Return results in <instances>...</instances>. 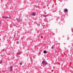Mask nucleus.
<instances>
[{
	"mask_svg": "<svg viewBox=\"0 0 73 73\" xmlns=\"http://www.w3.org/2000/svg\"><path fill=\"white\" fill-rule=\"evenodd\" d=\"M51 48L52 49H53V46H52V47H51Z\"/></svg>",
	"mask_w": 73,
	"mask_h": 73,
	"instance_id": "nucleus-8",
	"label": "nucleus"
},
{
	"mask_svg": "<svg viewBox=\"0 0 73 73\" xmlns=\"http://www.w3.org/2000/svg\"><path fill=\"white\" fill-rule=\"evenodd\" d=\"M43 17H46L47 16H48V15H42Z\"/></svg>",
	"mask_w": 73,
	"mask_h": 73,
	"instance_id": "nucleus-4",
	"label": "nucleus"
},
{
	"mask_svg": "<svg viewBox=\"0 0 73 73\" xmlns=\"http://www.w3.org/2000/svg\"><path fill=\"white\" fill-rule=\"evenodd\" d=\"M64 12H68V10L67 9H64Z\"/></svg>",
	"mask_w": 73,
	"mask_h": 73,
	"instance_id": "nucleus-2",
	"label": "nucleus"
},
{
	"mask_svg": "<svg viewBox=\"0 0 73 73\" xmlns=\"http://www.w3.org/2000/svg\"><path fill=\"white\" fill-rule=\"evenodd\" d=\"M5 18H7L6 17H5Z\"/></svg>",
	"mask_w": 73,
	"mask_h": 73,
	"instance_id": "nucleus-15",
	"label": "nucleus"
},
{
	"mask_svg": "<svg viewBox=\"0 0 73 73\" xmlns=\"http://www.w3.org/2000/svg\"><path fill=\"white\" fill-rule=\"evenodd\" d=\"M9 19H11V17H9Z\"/></svg>",
	"mask_w": 73,
	"mask_h": 73,
	"instance_id": "nucleus-14",
	"label": "nucleus"
},
{
	"mask_svg": "<svg viewBox=\"0 0 73 73\" xmlns=\"http://www.w3.org/2000/svg\"><path fill=\"white\" fill-rule=\"evenodd\" d=\"M31 15L32 16V15H33V16H35V15H36V13H33V14H31Z\"/></svg>",
	"mask_w": 73,
	"mask_h": 73,
	"instance_id": "nucleus-3",
	"label": "nucleus"
},
{
	"mask_svg": "<svg viewBox=\"0 0 73 73\" xmlns=\"http://www.w3.org/2000/svg\"><path fill=\"white\" fill-rule=\"evenodd\" d=\"M2 62H3L2 61H1L0 62V64H2Z\"/></svg>",
	"mask_w": 73,
	"mask_h": 73,
	"instance_id": "nucleus-7",
	"label": "nucleus"
},
{
	"mask_svg": "<svg viewBox=\"0 0 73 73\" xmlns=\"http://www.w3.org/2000/svg\"><path fill=\"white\" fill-rule=\"evenodd\" d=\"M19 53H20V52L17 53V54H19Z\"/></svg>",
	"mask_w": 73,
	"mask_h": 73,
	"instance_id": "nucleus-9",
	"label": "nucleus"
},
{
	"mask_svg": "<svg viewBox=\"0 0 73 73\" xmlns=\"http://www.w3.org/2000/svg\"><path fill=\"white\" fill-rule=\"evenodd\" d=\"M42 64L43 65H46V64H47V62H46L45 61H42Z\"/></svg>",
	"mask_w": 73,
	"mask_h": 73,
	"instance_id": "nucleus-1",
	"label": "nucleus"
},
{
	"mask_svg": "<svg viewBox=\"0 0 73 73\" xmlns=\"http://www.w3.org/2000/svg\"><path fill=\"white\" fill-rule=\"evenodd\" d=\"M39 53L40 54L41 53V52H40Z\"/></svg>",
	"mask_w": 73,
	"mask_h": 73,
	"instance_id": "nucleus-11",
	"label": "nucleus"
},
{
	"mask_svg": "<svg viewBox=\"0 0 73 73\" xmlns=\"http://www.w3.org/2000/svg\"><path fill=\"white\" fill-rule=\"evenodd\" d=\"M5 17H3V18H5Z\"/></svg>",
	"mask_w": 73,
	"mask_h": 73,
	"instance_id": "nucleus-13",
	"label": "nucleus"
},
{
	"mask_svg": "<svg viewBox=\"0 0 73 73\" xmlns=\"http://www.w3.org/2000/svg\"><path fill=\"white\" fill-rule=\"evenodd\" d=\"M43 53H46V50H44V51H43Z\"/></svg>",
	"mask_w": 73,
	"mask_h": 73,
	"instance_id": "nucleus-6",
	"label": "nucleus"
},
{
	"mask_svg": "<svg viewBox=\"0 0 73 73\" xmlns=\"http://www.w3.org/2000/svg\"><path fill=\"white\" fill-rule=\"evenodd\" d=\"M6 18H8V17H6Z\"/></svg>",
	"mask_w": 73,
	"mask_h": 73,
	"instance_id": "nucleus-12",
	"label": "nucleus"
},
{
	"mask_svg": "<svg viewBox=\"0 0 73 73\" xmlns=\"http://www.w3.org/2000/svg\"><path fill=\"white\" fill-rule=\"evenodd\" d=\"M10 68H11V71H12V67L10 66Z\"/></svg>",
	"mask_w": 73,
	"mask_h": 73,
	"instance_id": "nucleus-5",
	"label": "nucleus"
},
{
	"mask_svg": "<svg viewBox=\"0 0 73 73\" xmlns=\"http://www.w3.org/2000/svg\"><path fill=\"white\" fill-rule=\"evenodd\" d=\"M22 63H20V64L21 65H22Z\"/></svg>",
	"mask_w": 73,
	"mask_h": 73,
	"instance_id": "nucleus-10",
	"label": "nucleus"
}]
</instances>
